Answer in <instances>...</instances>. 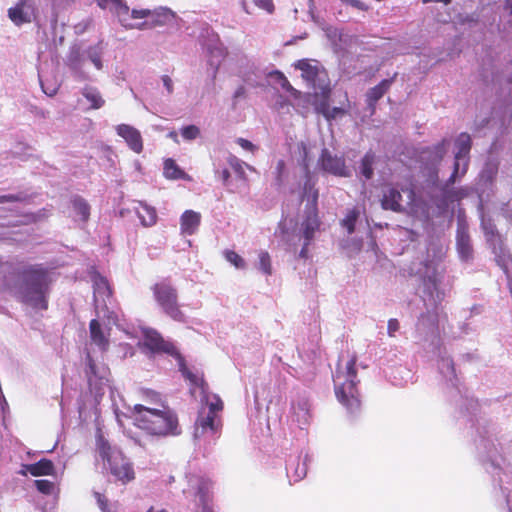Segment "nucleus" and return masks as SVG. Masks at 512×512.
<instances>
[{"mask_svg": "<svg viewBox=\"0 0 512 512\" xmlns=\"http://www.w3.org/2000/svg\"><path fill=\"white\" fill-rule=\"evenodd\" d=\"M53 272L42 264H23L4 276V287L20 302L37 310L48 308Z\"/></svg>", "mask_w": 512, "mask_h": 512, "instance_id": "nucleus-1", "label": "nucleus"}, {"mask_svg": "<svg viewBox=\"0 0 512 512\" xmlns=\"http://www.w3.org/2000/svg\"><path fill=\"white\" fill-rule=\"evenodd\" d=\"M475 445L481 461L489 463L493 473L500 476V472L510 466L506 458L512 454V439L501 434L494 424H479ZM498 481L499 484L503 482L501 477Z\"/></svg>", "mask_w": 512, "mask_h": 512, "instance_id": "nucleus-2", "label": "nucleus"}, {"mask_svg": "<svg viewBox=\"0 0 512 512\" xmlns=\"http://www.w3.org/2000/svg\"><path fill=\"white\" fill-rule=\"evenodd\" d=\"M136 426L145 433L140 435L135 433L131 439L139 446L146 447L154 436L178 435V420L172 410L167 407L156 409L136 404L134 407Z\"/></svg>", "mask_w": 512, "mask_h": 512, "instance_id": "nucleus-3", "label": "nucleus"}, {"mask_svg": "<svg viewBox=\"0 0 512 512\" xmlns=\"http://www.w3.org/2000/svg\"><path fill=\"white\" fill-rule=\"evenodd\" d=\"M355 364V357L349 359L344 367L339 364L333 376L336 397L350 414L356 413L360 408Z\"/></svg>", "mask_w": 512, "mask_h": 512, "instance_id": "nucleus-4", "label": "nucleus"}, {"mask_svg": "<svg viewBox=\"0 0 512 512\" xmlns=\"http://www.w3.org/2000/svg\"><path fill=\"white\" fill-rule=\"evenodd\" d=\"M143 345L153 353H166L177 360L179 371L183 377L187 379L190 384L194 387H199L201 392L205 393L206 384L204 379L197 373H193L186 366L185 360L180 354L174 343L166 341L162 336L154 329L145 328L143 329Z\"/></svg>", "mask_w": 512, "mask_h": 512, "instance_id": "nucleus-5", "label": "nucleus"}, {"mask_svg": "<svg viewBox=\"0 0 512 512\" xmlns=\"http://www.w3.org/2000/svg\"><path fill=\"white\" fill-rule=\"evenodd\" d=\"M97 452L101 459L107 463L110 473L123 484L134 479V470L131 463L121 451L112 447L102 434L96 436Z\"/></svg>", "mask_w": 512, "mask_h": 512, "instance_id": "nucleus-6", "label": "nucleus"}, {"mask_svg": "<svg viewBox=\"0 0 512 512\" xmlns=\"http://www.w3.org/2000/svg\"><path fill=\"white\" fill-rule=\"evenodd\" d=\"M215 401L208 405V410L203 409L199 412L195 422L194 440L201 447V442L211 445L217 438L219 431V422L216 420V413L222 410V401L219 397L213 396Z\"/></svg>", "mask_w": 512, "mask_h": 512, "instance_id": "nucleus-7", "label": "nucleus"}, {"mask_svg": "<svg viewBox=\"0 0 512 512\" xmlns=\"http://www.w3.org/2000/svg\"><path fill=\"white\" fill-rule=\"evenodd\" d=\"M433 258L426 259L421 263V267L417 269L416 273L419 274L424 286V293L427 294L433 304L442 301L443 293L439 291L438 285L440 282V273L438 271V264L442 258L443 251L441 247H433Z\"/></svg>", "mask_w": 512, "mask_h": 512, "instance_id": "nucleus-8", "label": "nucleus"}, {"mask_svg": "<svg viewBox=\"0 0 512 512\" xmlns=\"http://www.w3.org/2000/svg\"><path fill=\"white\" fill-rule=\"evenodd\" d=\"M438 350V370L439 373L443 376L446 382L452 387L455 393L459 396V398L465 402V409L468 413L474 414L477 407L478 402L469 398L466 394L463 393L459 386V379L455 372L454 362L451 357L448 355L445 349L441 347L437 348Z\"/></svg>", "mask_w": 512, "mask_h": 512, "instance_id": "nucleus-9", "label": "nucleus"}, {"mask_svg": "<svg viewBox=\"0 0 512 512\" xmlns=\"http://www.w3.org/2000/svg\"><path fill=\"white\" fill-rule=\"evenodd\" d=\"M85 374L90 392L95 401L99 402L104 395L105 388L109 385V368L102 361L95 360L90 353H87Z\"/></svg>", "mask_w": 512, "mask_h": 512, "instance_id": "nucleus-10", "label": "nucleus"}, {"mask_svg": "<svg viewBox=\"0 0 512 512\" xmlns=\"http://www.w3.org/2000/svg\"><path fill=\"white\" fill-rule=\"evenodd\" d=\"M154 297L165 314L178 322H184L185 316L179 309L177 290L167 282L157 283L153 287Z\"/></svg>", "mask_w": 512, "mask_h": 512, "instance_id": "nucleus-11", "label": "nucleus"}, {"mask_svg": "<svg viewBox=\"0 0 512 512\" xmlns=\"http://www.w3.org/2000/svg\"><path fill=\"white\" fill-rule=\"evenodd\" d=\"M471 137L467 133H461L456 141V153L453 166V172L444 184L443 192L446 194L449 186L453 185L460 177H462L468 168V155L471 149Z\"/></svg>", "mask_w": 512, "mask_h": 512, "instance_id": "nucleus-12", "label": "nucleus"}, {"mask_svg": "<svg viewBox=\"0 0 512 512\" xmlns=\"http://www.w3.org/2000/svg\"><path fill=\"white\" fill-rule=\"evenodd\" d=\"M449 142L442 140L440 143L424 148L420 153V162L429 182L436 184L438 181V165L447 152Z\"/></svg>", "mask_w": 512, "mask_h": 512, "instance_id": "nucleus-13", "label": "nucleus"}, {"mask_svg": "<svg viewBox=\"0 0 512 512\" xmlns=\"http://www.w3.org/2000/svg\"><path fill=\"white\" fill-rule=\"evenodd\" d=\"M189 489L187 493L194 496V505L201 512H214L211 502L212 482L202 476H190L188 479Z\"/></svg>", "mask_w": 512, "mask_h": 512, "instance_id": "nucleus-14", "label": "nucleus"}, {"mask_svg": "<svg viewBox=\"0 0 512 512\" xmlns=\"http://www.w3.org/2000/svg\"><path fill=\"white\" fill-rule=\"evenodd\" d=\"M318 166L324 173L335 177L346 178L351 176V170L346 165L345 158L334 154L327 148L322 149L318 159Z\"/></svg>", "mask_w": 512, "mask_h": 512, "instance_id": "nucleus-15", "label": "nucleus"}, {"mask_svg": "<svg viewBox=\"0 0 512 512\" xmlns=\"http://www.w3.org/2000/svg\"><path fill=\"white\" fill-rule=\"evenodd\" d=\"M183 20L176 12L166 6H159L151 10L150 22H144L149 28L167 26L171 29L179 30Z\"/></svg>", "mask_w": 512, "mask_h": 512, "instance_id": "nucleus-16", "label": "nucleus"}, {"mask_svg": "<svg viewBox=\"0 0 512 512\" xmlns=\"http://www.w3.org/2000/svg\"><path fill=\"white\" fill-rule=\"evenodd\" d=\"M101 9H108L125 29H141L145 23L135 24L129 22V6L124 0H96Z\"/></svg>", "mask_w": 512, "mask_h": 512, "instance_id": "nucleus-17", "label": "nucleus"}, {"mask_svg": "<svg viewBox=\"0 0 512 512\" xmlns=\"http://www.w3.org/2000/svg\"><path fill=\"white\" fill-rule=\"evenodd\" d=\"M203 47L206 51L207 62L213 69L212 78L214 79L221 62L226 56V49L215 34L209 35L207 41L204 42Z\"/></svg>", "mask_w": 512, "mask_h": 512, "instance_id": "nucleus-18", "label": "nucleus"}, {"mask_svg": "<svg viewBox=\"0 0 512 512\" xmlns=\"http://www.w3.org/2000/svg\"><path fill=\"white\" fill-rule=\"evenodd\" d=\"M456 249L462 261L468 262L473 258V247L469 235L468 223L460 216H458L457 220Z\"/></svg>", "mask_w": 512, "mask_h": 512, "instance_id": "nucleus-19", "label": "nucleus"}, {"mask_svg": "<svg viewBox=\"0 0 512 512\" xmlns=\"http://www.w3.org/2000/svg\"><path fill=\"white\" fill-rule=\"evenodd\" d=\"M320 221L317 214V207H307L306 217L302 223V236H299V240L303 237V247L299 253L300 258L307 257V247L311 240L314 238L315 232L319 229Z\"/></svg>", "mask_w": 512, "mask_h": 512, "instance_id": "nucleus-20", "label": "nucleus"}, {"mask_svg": "<svg viewBox=\"0 0 512 512\" xmlns=\"http://www.w3.org/2000/svg\"><path fill=\"white\" fill-rule=\"evenodd\" d=\"M66 65L70 69L73 76L79 80H87L90 78L87 71V58L83 49L77 46L70 48L66 58Z\"/></svg>", "mask_w": 512, "mask_h": 512, "instance_id": "nucleus-21", "label": "nucleus"}, {"mask_svg": "<svg viewBox=\"0 0 512 512\" xmlns=\"http://www.w3.org/2000/svg\"><path fill=\"white\" fill-rule=\"evenodd\" d=\"M293 419L303 429L311 419L310 401L306 392L297 393L291 402Z\"/></svg>", "mask_w": 512, "mask_h": 512, "instance_id": "nucleus-22", "label": "nucleus"}, {"mask_svg": "<svg viewBox=\"0 0 512 512\" xmlns=\"http://www.w3.org/2000/svg\"><path fill=\"white\" fill-rule=\"evenodd\" d=\"M93 295L96 310L107 307L106 300L111 296V289L105 277L94 271L92 274Z\"/></svg>", "mask_w": 512, "mask_h": 512, "instance_id": "nucleus-23", "label": "nucleus"}, {"mask_svg": "<svg viewBox=\"0 0 512 512\" xmlns=\"http://www.w3.org/2000/svg\"><path fill=\"white\" fill-rule=\"evenodd\" d=\"M403 196L400 190L392 185H384L382 188L381 207L384 210H390L393 212H403L404 207L402 205Z\"/></svg>", "mask_w": 512, "mask_h": 512, "instance_id": "nucleus-24", "label": "nucleus"}, {"mask_svg": "<svg viewBox=\"0 0 512 512\" xmlns=\"http://www.w3.org/2000/svg\"><path fill=\"white\" fill-rule=\"evenodd\" d=\"M494 255V260L509 279L512 274V256L504 243V239L489 245Z\"/></svg>", "mask_w": 512, "mask_h": 512, "instance_id": "nucleus-25", "label": "nucleus"}, {"mask_svg": "<svg viewBox=\"0 0 512 512\" xmlns=\"http://www.w3.org/2000/svg\"><path fill=\"white\" fill-rule=\"evenodd\" d=\"M118 136L122 137L129 148L135 153H140L143 149L142 137L136 128L128 124H120L116 126Z\"/></svg>", "mask_w": 512, "mask_h": 512, "instance_id": "nucleus-26", "label": "nucleus"}, {"mask_svg": "<svg viewBox=\"0 0 512 512\" xmlns=\"http://www.w3.org/2000/svg\"><path fill=\"white\" fill-rule=\"evenodd\" d=\"M363 217L364 215L359 208L347 209L345 217L341 220V226L349 234L354 233L357 229L360 230L362 226L365 230L370 231L368 220L365 218V223L363 224Z\"/></svg>", "mask_w": 512, "mask_h": 512, "instance_id": "nucleus-27", "label": "nucleus"}, {"mask_svg": "<svg viewBox=\"0 0 512 512\" xmlns=\"http://www.w3.org/2000/svg\"><path fill=\"white\" fill-rule=\"evenodd\" d=\"M91 342L96 345L101 352H105L109 347V338L102 329L97 319H92L89 324Z\"/></svg>", "mask_w": 512, "mask_h": 512, "instance_id": "nucleus-28", "label": "nucleus"}, {"mask_svg": "<svg viewBox=\"0 0 512 512\" xmlns=\"http://www.w3.org/2000/svg\"><path fill=\"white\" fill-rule=\"evenodd\" d=\"M200 221V213L193 210H186L180 218L181 233L184 235H193L197 231Z\"/></svg>", "mask_w": 512, "mask_h": 512, "instance_id": "nucleus-29", "label": "nucleus"}, {"mask_svg": "<svg viewBox=\"0 0 512 512\" xmlns=\"http://www.w3.org/2000/svg\"><path fill=\"white\" fill-rule=\"evenodd\" d=\"M295 67L302 72V77L312 86H315L317 80L320 79V69L316 61L312 64L309 60L302 59L297 62Z\"/></svg>", "mask_w": 512, "mask_h": 512, "instance_id": "nucleus-30", "label": "nucleus"}, {"mask_svg": "<svg viewBox=\"0 0 512 512\" xmlns=\"http://www.w3.org/2000/svg\"><path fill=\"white\" fill-rule=\"evenodd\" d=\"M481 228L483 230L486 242L489 245L494 244L498 241L503 240V237L500 235V233L497 230L496 225L494 224L493 220L485 215L483 211H481Z\"/></svg>", "mask_w": 512, "mask_h": 512, "instance_id": "nucleus-31", "label": "nucleus"}, {"mask_svg": "<svg viewBox=\"0 0 512 512\" xmlns=\"http://www.w3.org/2000/svg\"><path fill=\"white\" fill-rule=\"evenodd\" d=\"M139 207H136V214L144 227H152L157 222V212L153 206L145 202L139 201Z\"/></svg>", "mask_w": 512, "mask_h": 512, "instance_id": "nucleus-32", "label": "nucleus"}, {"mask_svg": "<svg viewBox=\"0 0 512 512\" xmlns=\"http://www.w3.org/2000/svg\"><path fill=\"white\" fill-rule=\"evenodd\" d=\"M396 76V74L394 75ZM395 77L390 79H384L376 86L370 88L366 94L367 104L369 107L373 108L379 99L383 97V95L388 91L391 84L393 83Z\"/></svg>", "mask_w": 512, "mask_h": 512, "instance_id": "nucleus-33", "label": "nucleus"}, {"mask_svg": "<svg viewBox=\"0 0 512 512\" xmlns=\"http://www.w3.org/2000/svg\"><path fill=\"white\" fill-rule=\"evenodd\" d=\"M416 332L419 336H425V338L435 337L436 319L434 315L422 314L416 324Z\"/></svg>", "mask_w": 512, "mask_h": 512, "instance_id": "nucleus-34", "label": "nucleus"}, {"mask_svg": "<svg viewBox=\"0 0 512 512\" xmlns=\"http://www.w3.org/2000/svg\"><path fill=\"white\" fill-rule=\"evenodd\" d=\"M87 62L89 61L97 70L103 68L102 56L104 54V47L102 41L93 46L83 49Z\"/></svg>", "mask_w": 512, "mask_h": 512, "instance_id": "nucleus-35", "label": "nucleus"}, {"mask_svg": "<svg viewBox=\"0 0 512 512\" xmlns=\"http://www.w3.org/2000/svg\"><path fill=\"white\" fill-rule=\"evenodd\" d=\"M318 190L315 189V182L312 180L310 172L306 167V180L303 186V198L308 201L307 207H317Z\"/></svg>", "mask_w": 512, "mask_h": 512, "instance_id": "nucleus-36", "label": "nucleus"}, {"mask_svg": "<svg viewBox=\"0 0 512 512\" xmlns=\"http://www.w3.org/2000/svg\"><path fill=\"white\" fill-rule=\"evenodd\" d=\"M71 204L75 213V218L82 222H86L90 216V206L88 202L80 196H75L71 200Z\"/></svg>", "mask_w": 512, "mask_h": 512, "instance_id": "nucleus-37", "label": "nucleus"}, {"mask_svg": "<svg viewBox=\"0 0 512 512\" xmlns=\"http://www.w3.org/2000/svg\"><path fill=\"white\" fill-rule=\"evenodd\" d=\"M25 468L32 476H42L52 474L54 465L48 459H41L36 463L26 465Z\"/></svg>", "mask_w": 512, "mask_h": 512, "instance_id": "nucleus-38", "label": "nucleus"}, {"mask_svg": "<svg viewBox=\"0 0 512 512\" xmlns=\"http://www.w3.org/2000/svg\"><path fill=\"white\" fill-rule=\"evenodd\" d=\"M375 162V154L371 151L367 152L361 160L359 170L365 180H370L374 175L373 164Z\"/></svg>", "mask_w": 512, "mask_h": 512, "instance_id": "nucleus-39", "label": "nucleus"}, {"mask_svg": "<svg viewBox=\"0 0 512 512\" xmlns=\"http://www.w3.org/2000/svg\"><path fill=\"white\" fill-rule=\"evenodd\" d=\"M82 95L93 109H99L104 105V100L100 92L94 87H85L82 91Z\"/></svg>", "mask_w": 512, "mask_h": 512, "instance_id": "nucleus-40", "label": "nucleus"}, {"mask_svg": "<svg viewBox=\"0 0 512 512\" xmlns=\"http://www.w3.org/2000/svg\"><path fill=\"white\" fill-rule=\"evenodd\" d=\"M322 30L325 32L327 39L335 47V49L338 48L340 43L345 41L344 34H343L342 30L338 29L337 27L323 24Z\"/></svg>", "mask_w": 512, "mask_h": 512, "instance_id": "nucleus-41", "label": "nucleus"}, {"mask_svg": "<svg viewBox=\"0 0 512 512\" xmlns=\"http://www.w3.org/2000/svg\"><path fill=\"white\" fill-rule=\"evenodd\" d=\"M8 16L11 21L18 26L23 23L30 22V15L28 12L24 11V6L22 4L10 8L8 10Z\"/></svg>", "mask_w": 512, "mask_h": 512, "instance_id": "nucleus-42", "label": "nucleus"}, {"mask_svg": "<svg viewBox=\"0 0 512 512\" xmlns=\"http://www.w3.org/2000/svg\"><path fill=\"white\" fill-rule=\"evenodd\" d=\"M227 162L229 166L234 170V172L238 175V177L242 180H246L245 168L254 171V168L252 166L243 162L234 155H229Z\"/></svg>", "mask_w": 512, "mask_h": 512, "instance_id": "nucleus-43", "label": "nucleus"}, {"mask_svg": "<svg viewBox=\"0 0 512 512\" xmlns=\"http://www.w3.org/2000/svg\"><path fill=\"white\" fill-rule=\"evenodd\" d=\"M164 175L169 179H180L184 172L178 167L173 159H166L164 162Z\"/></svg>", "mask_w": 512, "mask_h": 512, "instance_id": "nucleus-44", "label": "nucleus"}, {"mask_svg": "<svg viewBox=\"0 0 512 512\" xmlns=\"http://www.w3.org/2000/svg\"><path fill=\"white\" fill-rule=\"evenodd\" d=\"M242 79L251 87H263L265 85L263 81V75L259 70H255L251 73H244L242 75Z\"/></svg>", "mask_w": 512, "mask_h": 512, "instance_id": "nucleus-45", "label": "nucleus"}, {"mask_svg": "<svg viewBox=\"0 0 512 512\" xmlns=\"http://www.w3.org/2000/svg\"><path fill=\"white\" fill-rule=\"evenodd\" d=\"M257 268L259 271H261L263 274L267 276H270L272 274L271 258L268 252L260 251Z\"/></svg>", "mask_w": 512, "mask_h": 512, "instance_id": "nucleus-46", "label": "nucleus"}, {"mask_svg": "<svg viewBox=\"0 0 512 512\" xmlns=\"http://www.w3.org/2000/svg\"><path fill=\"white\" fill-rule=\"evenodd\" d=\"M274 185L281 187L284 184L286 178V164L284 160L280 159L277 161L275 169L273 171Z\"/></svg>", "mask_w": 512, "mask_h": 512, "instance_id": "nucleus-47", "label": "nucleus"}, {"mask_svg": "<svg viewBox=\"0 0 512 512\" xmlns=\"http://www.w3.org/2000/svg\"><path fill=\"white\" fill-rule=\"evenodd\" d=\"M225 259L234 265L237 269H244L246 266L245 260L238 255L236 252L231 250H226L224 252Z\"/></svg>", "mask_w": 512, "mask_h": 512, "instance_id": "nucleus-48", "label": "nucleus"}, {"mask_svg": "<svg viewBox=\"0 0 512 512\" xmlns=\"http://www.w3.org/2000/svg\"><path fill=\"white\" fill-rule=\"evenodd\" d=\"M181 135L185 140H195L200 135V129L195 125H188L181 129Z\"/></svg>", "mask_w": 512, "mask_h": 512, "instance_id": "nucleus-49", "label": "nucleus"}, {"mask_svg": "<svg viewBox=\"0 0 512 512\" xmlns=\"http://www.w3.org/2000/svg\"><path fill=\"white\" fill-rule=\"evenodd\" d=\"M35 486L39 492L46 495L51 494L54 490V484L49 480H36Z\"/></svg>", "mask_w": 512, "mask_h": 512, "instance_id": "nucleus-50", "label": "nucleus"}, {"mask_svg": "<svg viewBox=\"0 0 512 512\" xmlns=\"http://www.w3.org/2000/svg\"><path fill=\"white\" fill-rule=\"evenodd\" d=\"M151 10L152 9H132L131 11L129 10V22L132 23V19H150Z\"/></svg>", "mask_w": 512, "mask_h": 512, "instance_id": "nucleus-51", "label": "nucleus"}, {"mask_svg": "<svg viewBox=\"0 0 512 512\" xmlns=\"http://www.w3.org/2000/svg\"><path fill=\"white\" fill-rule=\"evenodd\" d=\"M308 458V455L305 456V460L302 464L298 463L297 466L295 467V471H294V481L297 482V481H300L301 479H303L305 476H306V473H307V466H306V460Z\"/></svg>", "mask_w": 512, "mask_h": 512, "instance_id": "nucleus-52", "label": "nucleus"}, {"mask_svg": "<svg viewBox=\"0 0 512 512\" xmlns=\"http://www.w3.org/2000/svg\"><path fill=\"white\" fill-rule=\"evenodd\" d=\"M271 77H275V79L278 81V83L286 90L292 89V86L290 85L287 78L281 73L280 71H274L269 74Z\"/></svg>", "mask_w": 512, "mask_h": 512, "instance_id": "nucleus-53", "label": "nucleus"}, {"mask_svg": "<svg viewBox=\"0 0 512 512\" xmlns=\"http://www.w3.org/2000/svg\"><path fill=\"white\" fill-rule=\"evenodd\" d=\"M343 4L351 6L359 11H367L369 6L360 0H340Z\"/></svg>", "mask_w": 512, "mask_h": 512, "instance_id": "nucleus-54", "label": "nucleus"}, {"mask_svg": "<svg viewBox=\"0 0 512 512\" xmlns=\"http://www.w3.org/2000/svg\"><path fill=\"white\" fill-rule=\"evenodd\" d=\"M254 3L257 7L267 11L268 13H272L274 10L272 0H254Z\"/></svg>", "mask_w": 512, "mask_h": 512, "instance_id": "nucleus-55", "label": "nucleus"}, {"mask_svg": "<svg viewBox=\"0 0 512 512\" xmlns=\"http://www.w3.org/2000/svg\"><path fill=\"white\" fill-rule=\"evenodd\" d=\"M215 174L220 179L225 187H229L230 182V172L228 169H223L222 171L215 170Z\"/></svg>", "mask_w": 512, "mask_h": 512, "instance_id": "nucleus-56", "label": "nucleus"}, {"mask_svg": "<svg viewBox=\"0 0 512 512\" xmlns=\"http://www.w3.org/2000/svg\"><path fill=\"white\" fill-rule=\"evenodd\" d=\"M399 328L400 324L397 319L393 318L388 321L387 333L390 337H394Z\"/></svg>", "mask_w": 512, "mask_h": 512, "instance_id": "nucleus-57", "label": "nucleus"}, {"mask_svg": "<svg viewBox=\"0 0 512 512\" xmlns=\"http://www.w3.org/2000/svg\"><path fill=\"white\" fill-rule=\"evenodd\" d=\"M237 144L243 148L244 150L254 152L256 150V146L249 140L244 138H238L236 140Z\"/></svg>", "mask_w": 512, "mask_h": 512, "instance_id": "nucleus-58", "label": "nucleus"}, {"mask_svg": "<svg viewBox=\"0 0 512 512\" xmlns=\"http://www.w3.org/2000/svg\"><path fill=\"white\" fill-rule=\"evenodd\" d=\"M323 113L327 119H335L339 115L344 114V110L339 107H333L331 110L328 109L327 111H324Z\"/></svg>", "mask_w": 512, "mask_h": 512, "instance_id": "nucleus-59", "label": "nucleus"}, {"mask_svg": "<svg viewBox=\"0 0 512 512\" xmlns=\"http://www.w3.org/2000/svg\"><path fill=\"white\" fill-rule=\"evenodd\" d=\"M246 97V89L244 86H239L233 94V106L235 107L239 99Z\"/></svg>", "mask_w": 512, "mask_h": 512, "instance_id": "nucleus-60", "label": "nucleus"}, {"mask_svg": "<svg viewBox=\"0 0 512 512\" xmlns=\"http://www.w3.org/2000/svg\"><path fill=\"white\" fill-rule=\"evenodd\" d=\"M501 211L505 218L512 221V199L502 206Z\"/></svg>", "mask_w": 512, "mask_h": 512, "instance_id": "nucleus-61", "label": "nucleus"}, {"mask_svg": "<svg viewBox=\"0 0 512 512\" xmlns=\"http://www.w3.org/2000/svg\"><path fill=\"white\" fill-rule=\"evenodd\" d=\"M21 200H22V197L20 195L9 194V195L0 196V203L16 202V201H21Z\"/></svg>", "mask_w": 512, "mask_h": 512, "instance_id": "nucleus-62", "label": "nucleus"}, {"mask_svg": "<svg viewBox=\"0 0 512 512\" xmlns=\"http://www.w3.org/2000/svg\"><path fill=\"white\" fill-rule=\"evenodd\" d=\"M162 82L167 92L170 94L173 92V81L168 75L162 76Z\"/></svg>", "mask_w": 512, "mask_h": 512, "instance_id": "nucleus-63", "label": "nucleus"}, {"mask_svg": "<svg viewBox=\"0 0 512 512\" xmlns=\"http://www.w3.org/2000/svg\"><path fill=\"white\" fill-rule=\"evenodd\" d=\"M504 8L509 11V15L512 16V0H505Z\"/></svg>", "mask_w": 512, "mask_h": 512, "instance_id": "nucleus-64", "label": "nucleus"}]
</instances>
